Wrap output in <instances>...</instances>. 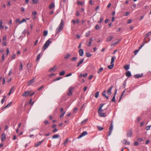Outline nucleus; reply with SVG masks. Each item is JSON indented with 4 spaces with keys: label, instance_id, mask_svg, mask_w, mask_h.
I'll return each instance as SVG.
<instances>
[{
    "label": "nucleus",
    "instance_id": "obj_2",
    "mask_svg": "<svg viewBox=\"0 0 151 151\" xmlns=\"http://www.w3.org/2000/svg\"><path fill=\"white\" fill-rule=\"evenodd\" d=\"M51 42L52 41H50V39H49L47 41L43 46V50L44 51L48 47Z\"/></svg>",
    "mask_w": 151,
    "mask_h": 151
},
{
    "label": "nucleus",
    "instance_id": "obj_53",
    "mask_svg": "<svg viewBox=\"0 0 151 151\" xmlns=\"http://www.w3.org/2000/svg\"><path fill=\"white\" fill-rule=\"evenodd\" d=\"M58 130L56 128H55V129H54V130H52V132H53V133H55L56 132L58 131Z\"/></svg>",
    "mask_w": 151,
    "mask_h": 151
},
{
    "label": "nucleus",
    "instance_id": "obj_33",
    "mask_svg": "<svg viewBox=\"0 0 151 151\" xmlns=\"http://www.w3.org/2000/svg\"><path fill=\"white\" fill-rule=\"evenodd\" d=\"M97 127L99 131H102L104 129V128L103 127L99 126H97Z\"/></svg>",
    "mask_w": 151,
    "mask_h": 151
},
{
    "label": "nucleus",
    "instance_id": "obj_38",
    "mask_svg": "<svg viewBox=\"0 0 151 151\" xmlns=\"http://www.w3.org/2000/svg\"><path fill=\"white\" fill-rule=\"evenodd\" d=\"M103 70V68L102 67L100 68L98 70V73H100Z\"/></svg>",
    "mask_w": 151,
    "mask_h": 151
},
{
    "label": "nucleus",
    "instance_id": "obj_4",
    "mask_svg": "<svg viewBox=\"0 0 151 151\" xmlns=\"http://www.w3.org/2000/svg\"><path fill=\"white\" fill-rule=\"evenodd\" d=\"M113 129V122L112 121L111 123L110 124V126L109 127V133L108 134V136H109L111 134L112 131Z\"/></svg>",
    "mask_w": 151,
    "mask_h": 151
},
{
    "label": "nucleus",
    "instance_id": "obj_17",
    "mask_svg": "<svg viewBox=\"0 0 151 151\" xmlns=\"http://www.w3.org/2000/svg\"><path fill=\"white\" fill-rule=\"evenodd\" d=\"M79 55L82 56L83 55V50L82 49H80L79 51Z\"/></svg>",
    "mask_w": 151,
    "mask_h": 151
},
{
    "label": "nucleus",
    "instance_id": "obj_6",
    "mask_svg": "<svg viewBox=\"0 0 151 151\" xmlns=\"http://www.w3.org/2000/svg\"><path fill=\"white\" fill-rule=\"evenodd\" d=\"M88 134V132L86 131H84L81 134L79 135L78 137V139H80L83 137L87 135Z\"/></svg>",
    "mask_w": 151,
    "mask_h": 151
},
{
    "label": "nucleus",
    "instance_id": "obj_10",
    "mask_svg": "<svg viewBox=\"0 0 151 151\" xmlns=\"http://www.w3.org/2000/svg\"><path fill=\"white\" fill-rule=\"evenodd\" d=\"M35 82V78H33L30 81L27 82V83L29 86L32 85L34 82Z\"/></svg>",
    "mask_w": 151,
    "mask_h": 151
},
{
    "label": "nucleus",
    "instance_id": "obj_21",
    "mask_svg": "<svg viewBox=\"0 0 151 151\" xmlns=\"http://www.w3.org/2000/svg\"><path fill=\"white\" fill-rule=\"evenodd\" d=\"M126 75L127 77H129L131 76V73L130 71H128L126 73Z\"/></svg>",
    "mask_w": 151,
    "mask_h": 151
},
{
    "label": "nucleus",
    "instance_id": "obj_32",
    "mask_svg": "<svg viewBox=\"0 0 151 151\" xmlns=\"http://www.w3.org/2000/svg\"><path fill=\"white\" fill-rule=\"evenodd\" d=\"M77 59V57H74L73 58H72L71 59V60L73 61H76Z\"/></svg>",
    "mask_w": 151,
    "mask_h": 151
},
{
    "label": "nucleus",
    "instance_id": "obj_19",
    "mask_svg": "<svg viewBox=\"0 0 151 151\" xmlns=\"http://www.w3.org/2000/svg\"><path fill=\"white\" fill-rule=\"evenodd\" d=\"M104 104H101L99 106V110L98 111H103V110H102V108L103 106H104Z\"/></svg>",
    "mask_w": 151,
    "mask_h": 151
},
{
    "label": "nucleus",
    "instance_id": "obj_16",
    "mask_svg": "<svg viewBox=\"0 0 151 151\" xmlns=\"http://www.w3.org/2000/svg\"><path fill=\"white\" fill-rule=\"evenodd\" d=\"M1 141L3 142L6 139V135L4 133H3L1 135Z\"/></svg>",
    "mask_w": 151,
    "mask_h": 151
},
{
    "label": "nucleus",
    "instance_id": "obj_64",
    "mask_svg": "<svg viewBox=\"0 0 151 151\" xmlns=\"http://www.w3.org/2000/svg\"><path fill=\"white\" fill-rule=\"evenodd\" d=\"M7 5L9 6L11 5V4L10 1H8L7 2Z\"/></svg>",
    "mask_w": 151,
    "mask_h": 151
},
{
    "label": "nucleus",
    "instance_id": "obj_27",
    "mask_svg": "<svg viewBox=\"0 0 151 151\" xmlns=\"http://www.w3.org/2000/svg\"><path fill=\"white\" fill-rule=\"evenodd\" d=\"M95 28L97 30H99L101 28V27H100L99 25L96 24L95 26Z\"/></svg>",
    "mask_w": 151,
    "mask_h": 151
},
{
    "label": "nucleus",
    "instance_id": "obj_20",
    "mask_svg": "<svg viewBox=\"0 0 151 151\" xmlns=\"http://www.w3.org/2000/svg\"><path fill=\"white\" fill-rule=\"evenodd\" d=\"M113 38V36H109L107 38L106 41L107 42L110 41Z\"/></svg>",
    "mask_w": 151,
    "mask_h": 151
},
{
    "label": "nucleus",
    "instance_id": "obj_8",
    "mask_svg": "<svg viewBox=\"0 0 151 151\" xmlns=\"http://www.w3.org/2000/svg\"><path fill=\"white\" fill-rule=\"evenodd\" d=\"M117 89L116 88L115 89V91H114V96H113V98H112V99H111V101L112 102H116L115 96H116V93H117Z\"/></svg>",
    "mask_w": 151,
    "mask_h": 151
},
{
    "label": "nucleus",
    "instance_id": "obj_57",
    "mask_svg": "<svg viewBox=\"0 0 151 151\" xmlns=\"http://www.w3.org/2000/svg\"><path fill=\"white\" fill-rule=\"evenodd\" d=\"M3 41H6V36L5 35L3 37Z\"/></svg>",
    "mask_w": 151,
    "mask_h": 151
},
{
    "label": "nucleus",
    "instance_id": "obj_30",
    "mask_svg": "<svg viewBox=\"0 0 151 151\" xmlns=\"http://www.w3.org/2000/svg\"><path fill=\"white\" fill-rule=\"evenodd\" d=\"M117 40V41L115 42L114 43H113V45H114V46L116 45L121 40V39H118Z\"/></svg>",
    "mask_w": 151,
    "mask_h": 151
},
{
    "label": "nucleus",
    "instance_id": "obj_35",
    "mask_svg": "<svg viewBox=\"0 0 151 151\" xmlns=\"http://www.w3.org/2000/svg\"><path fill=\"white\" fill-rule=\"evenodd\" d=\"M72 22H73V23L74 24H76V23H79V20L78 19H77L76 20V21H75L74 20H72Z\"/></svg>",
    "mask_w": 151,
    "mask_h": 151
},
{
    "label": "nucleus",
    "instance_id": "obj_18",
    "mask_svg": "<svg viewBox=\"0 0 151 151\" xmlns=\"http://www.w3.org/2000/svg\"><path fill=\"white\" fill-rule=\"evenodd\" d=\"M116 57L115 56L114 57H112L111 59V64H114V60L116 59Z\"/></svg>",
    "mask_w": 151,
    "mask_h": 151
},
{
    "label": "nucleus",
    "instance_id": "obj_34",
    "mask_svg": "<svg viewBox=\"0 0 151 151\" xmlns=\"http://www.w3.org/2000/svg\"><path fill=\"white\" fill-rule=\"evenodd\" d=\"M33 4H36L38 3L39 1L38 0H32Z\"/></svg>",
    "mask_w": 151,
    "mask_h": 151
},
{
    "label": "nucleus",
    "instance_id": "obj_60",
    "mask_svg": "<svg viewBox=\"0 0 151 151\" xmlns=\"http://www.w3.org/2000/svg\"><path fill=\"white\" fill-rule=\"evenodd\" d=\"M145 45V43H143V44L142 45H141L139 47V50L143 46H144Z\"/></svg>",
    "mask_w": 151,
    "mask_h": 151
},
{
    "label": "nucleus",
    "instance_id": "obj_51",
    "mask_svg": "<svg viewBox=\"0 0 151 151\" xmlns=\"http://www.w3.org/2000/svg\"><path fill=\"white\" fill-rule=\"evenodd\" d=\"M139 145V143L137 141H136L134 142V145L135 146H137Z\"/></svg>",
    "mask_w": 151,
    "mask_h": 151
},
{
    "label": "nucleus",
    "instance_id": "obj_26",
    "mask_svg": "<svg viewBox=\"0 0 151 151\" xmlns=\"http://www.w3.org/2000/svg\"><path fill=\"white\" fill-rule=\"evenodd\" d=\"M86 56L87 57L89 58L92 56V54L88 52H86Z\"/></svg>",
    "mask_w": 151,
    "mask_h": 151
},
{
    "label": "nucleus",
    "instance_id": "obj_44",
    "mask_svg": "<svg viewBox=\"0 0 151 151\" xmlns=\"http://www.w3.org/2000/svg\"><path fill=\"white\" fill-rule=\"evenodd\" d=\"M106 91L104 90V91L102 93V95L104 96H106Z\"/></svg>",
    "mask_w": 151,
    "mask_h": 151
},
{
    "label": "nucleus",
    "instance_id": "obj_63",
    "mask_svg": "<svg viewBox=\"0 0 151 151\" xmlns=\"http://www.w3.org/2000/svg\"><path fill=\"white\" fill-rule=\"evenodd\" d=\"M76 36L77 37V38H78V39H79L80 38V36H79V35L78 34H77L76 35Z\"/></svg>",
    "mask_w": 151,
    "mask_h": 151
},
{
    "label": "nucleus",
    "instance_id": "obj_48",
    "mask_svg": "<svg viewBox=\"0 0 151 151\" xmlns=\"http://www.w3.org/2000/svg\"><path fill=\"white\" fill-rule=\"evenodd\" d=\"M26 21V20L24 19H23L21 21L19 22V24H21L24 22H25Z\"/></svg>",
    "mask_w": 151,
    "mask_h": 151
},
{
    "label": "nucleus",
    "instance_id": "obj_23",
    "mask_svg": "<svg viewBox=\"0 0 151 151\" xmlns=\"http://www.w3.org/2000/svg\"><path fill=\"white\" fill-rule=\"evenodd\" d=\"M111 65H109L108 66V68L110 69H112L113 67H114V64H111Z\"/></svg>",
    "mask_w": 151,
    "mask_h": 151
},
{
    "label": "nucleus",
    "instance_id": "obj_28",
    "mask_svg": "<svg viewBox=\"0 0 151 151\" xmlns=\"http://www.w3.org/2000/svg\"><path fill=\"white\" fill-rule=\"evenodd\" d=\"M56 66H55L54 67H53L52 68H51L49 70V71L51 72L52 71H54L56 69Z\"/></svg>",
    "mask_w": 151,
    "mask_h": 151
},
{
    "label": "nucleus",
    "instance_id": "obj_47",
    "mask_svg": "<svg viewBox=\"0 0 151 151\" xmlns=\"http://www.w3.org/2000/svg\"><path fill=\"white\" fill-rule=\"evenodd\" d=\"M129 14V12H125L124 14V15L127 16H128Z\"/></svg>",
    "mask_w": 151,
    "mask_h": 151
},
{
    "label": "nucleus",
    "instance_id": "obj_14",
    "mask_svg": "<svg viewBox=\"0 0 151 151\" xmlns=\"http://www.w3.org/2000/svg\"><path fill=\"white\" fill-rule=\"evenodd\" d=\"M84 60V58H82L81 60H80V61L79 63H78L77 66V67H78L83 62Z\"/></svg>",
    "mask_w": 151,
    "mask_h": 151
},
{
    "label": "nucleus",
    "instance_id": "obj_15",
    "mask_svg": "<svg viewBox=\"0 0 151 151\" xmlns=\"http://www.w3.org/2000/svg\"><path fill=\"white\" fill-rule=\"evenodd\" d=\"M42 55V53H40L38 54V55L37 56V58L36 59V61L38 62L39 60H40V58L41 56Z\"/></svg>",
    "mask_w": 151,
    "mask_h": 151
},
{
    "label": "nucleus",
    "instance_id": "obj_42",
    "mask_svg": "<svg viewBox=\"0 0 151 151\" xmlns=\"http://www.w3.org/2000/svg\"><path fill=\"white\" fill-rule=\"evenodd\" d=\"M73 118V116H69V117L67 116V119H68L69 120H71Z\"/></svg>",
    "mask_w": 151,
    "mask_h": 151
},
{
    "label": "nucleus",
    "instance_id": "obj_9",
    "mask_svg": "<svg viewBox=\"0 0 151 151\" xmlns=\"http://www.w3.org/2000/svg\"><path fill=\"white\" fill-rule=\"evenodd\" d=\"M30 93V91H26L23 93L22 96H23L26 97L29 95Z\"/></svg>",
    "mask_w": 151,
    "mask_h": 151
},
{
    "label": "nucleus",
    "instance_id": "obj_59",
    "mask_svg": "<svg viewBox=\"0 0 151 151\" xmlns=\"http://www.w3.org/2000/svg\"><path fill=\"white\" fill-rule=\"evenodd\" d=\"M127 140L126 139H124L122 141V142L124 144H125V143H126V142H127Z\"/></svg>",
    "mask_w": 151,
    "mask_h": 151
},
{
    "label": "nucleus",
    "instance_id": "obj_11",
    "mask_svg": "<svg viewBox=\"0 0 151 151\" xmlns=\"http://www.w3.org/2000/svg\"><path fill=\"white\" fill-rule=\"evenodd\" d=\"M44 140L45 139H43L42 141H39L36 143H35V147H37L39 145H40L41 144V143L44 141Z\"/></svg>",
    "mask_w": 151,
    "mask_h": 151
},
{
    "label": "nucleus",
    "instance_id": "obj_49",
    "mask_svg": "<svg viewBox=\"0 0 151 151\" xmlns=\"http://www.w3.org/2000/svg\"><path fill=\"white\" fill-rule=\"evenodd\" d=\"M151 127V125L147 126L145 127V129L146 130H147L150 129V127Z\"/></svg>",
    "mask_w": 151,
    "mask_h": 151
},
{
    "label": "nucleus",
    "instance_id": "obj_25",
    "mask_svg": "<svg viewBox=\"0 0 151 151\" xmlns=\"http://www.w3.org/2000/svg\"><path fill=\"white\" fill-rule=\"evenodd\" d=\"M59 135L58 134H55L54 136H53L52 137V138L53 139H56V138H59Z\"/></svg>",
    "mask_w": 151,
    "mask_h": 151
},
{
    "label": "nucleus",
    "instance_id": "obj_39",
    "mask_svg": "<svg viewBox=\"0 0 151 151\" xmlns=\"http://www.w3.org/2000/svg\"><path fill=\"white\" fill-rule=\"evenodd\" d=\"M65 71H63L59 73V75L60 76H63L65 73Z\"/></svg>",
    "mask_w": 151,
    "mask_h": 151
},
{
    "label": "nucleus",
    "instance_id": "obj_45",
    "mask_svg": "<svg viewBox=\"0 0 151 151\" xmlns=\"http://www.w3.org/2000/svg\"><path fill=\"white\" fill-rule=\"evenodd\" d=\"M62 78V77H59L55 79H54L53 80V81H58V80H60V79H61Z\"/></svg>",
    "mask_w": 151,
    "mask_h": 151
},
{
    "label": "nucleus",
    "instance_id": "obj_31",
    "mask_svg": "<svg viewBox=\"0 0 151 151\" xmlns=\"http://www.w3.org/2000/svg\"><path fill=\"white\" fill-rule=\"evenodd\" d=\"M99 94V92L97 91L96 92L95 94V96L96 98H98Z\"/></svg>",
    "mask_w": 151,
    "mask_h": 151
},
{
    "label": "nucleus",
    "instance_id": "obj_56",
    "mask_svg": "<svg viewBox=\"0 0 151 151\" xmlns=\"http://www.w3.org/2000/svg\"><path fill=\"white\" fill-rule=\"evenodd\" d=\"M16 55L15 54H14V55H12V59H14L15 58V57H16Z\"/></svg>",
    "mask_w": 151,
    "mask_h": 151
},
{
    "label": "nucleus",
    "instance_id": "obj_37",
    "mask_svg": "<svg viewBox=\"0 0 151 151\" xmlns=\"http://www.w3.org/2000/svg\"><path fill=\"white\" fill-rule=\"evenodd\" d=\"M48 34V31L47 30L44 31L43 33V35L46 36Z\"/></svg>",
    "mask_w": 151,
    "mask_h": 151
},
{
    "label": "nucleus",
    "instance_id": "obj_61",
    "mask_svg": "<svg viewBox=\"0 0 151 151\" xmlns=\"http://www.w3.org/2000/svg\"><path fill=\"white\" fill-rule=\"evenodd\" d=\"M44 123L45 124H49V122H48L47 120H45L44 121Z\"/></svg>",
    "mask_w": 151,
    "mask_h": 151
},
{
    "label": "nucleus",
    "instance_id": "obj_58",
    "mask_svg": "<svg viewBox=\"0 0 151 151\" xmlns=\"http://www.w3.org/2000/svg\"><path fill=\"white\" fill-rule=\"evenodd\" d=\"M21 11L22 12H24V7H22L21 8Z\"/></svg>",
    "mask_w": 151,
    "mask_h": 151
},
{
    "label": "nucleus",
    "instance_id": "obj_40",
    "mask_svg": "<svg viewBox=\"0 0 151 151\" xmlns=\"http://www.w3.org/2000/svg\"><path fill=\"white\" fill-rule=\"evenodd\" d=\"M77 4L78 5H80L81 6L83 5V3L82 1H77Z\"/></svg>",
    "mask_w": 151,
    "mask_h": 151
},
{
    "label": "nucleus",
    "instance_id": "obj_22",
    "mask_svg": "<svg viewBox=\"0 0 151 151\" xmlns=\"http://www.w3.org/2000/svg\"><path fill=\"white\" fill-rule=\"evenodd\" d=\"M55 7V4L54 3H52L49 6V8L52 9Z\"/></svg>",
    "mask_w": 151,
    "mask_h": 151
},
{
    "label": "nucleus",
    "instance_id": "obj_13",
    "mask_svg": "<svg viewBox=\"0 0 151 151\" xmlns=\"http://www.w3.org/2000/svg\"><path fill=\"white\" fill-rule=\"evenodd\" d=\"M143 76V73L141 74V75L140 74H137L136 75H134V77L136 78H139L140 77H142Z\"/></svg>",
    "mask_w": 151,
    "mask_h": 151
},
{
    "label": "nucleus",
    "instance_id": "obj_55",
    "mask_svg": "<svg viewBox=\"0 0 151 151\" xmlns=\"http://www.w3.org/2000/svg\"><path fill=\"white\" fill-rule=\"evenodd\" d=\"M37 12L36 11H34L32 12V14L33 15H36L37 14Z\"/></svg>",
    "mask_w": 151,
    "mask_h": 151
},
{
    "label": "nucleus",
    "instance_id": "obj_62",
    "mask_svg": "<svg viewBox=\"0 0 151 151\" xmlns=\"http://www.w3.org/2000/svg\"><path fill=\"white\" fill-rule=\"evenodd\" d=\"M87 88V86H84V88L83 89V91L85 92Z\"/></svg>",
    "mask_w": 151,
    "mask_h": 151
},
{
    "label": "nucleus",
    "instance_id": "obj_12",
    "mask_svg": "<svg viewBox=\"0 0 151 151\" xmlns=\"http://www.w3.org/2000/svg\"><path fill=\"white\" fill-rule=\"evenodd\" d=\"M113 87V86H111L109 89L107 90V94L109 95H110L111 94V91L112 88Z\"/></svg>",
    "mask_w": 151,
    "mask_h": 151
},
{
    "label": "nucleus",
    "instance_id": "obj_41",
    "mask_svg": "<svg viewBox=\"0 0 151 151\" xmlns=\"http://www.w3.org/2000/svg\"><path fill=\"white\" fill-rule=\"evenodd\" d=\"M151 34V32H149L147 33L145 35V38L148 37L149 35Z\"/></svg>",
    "mask_w": 151,
    "mask_h": 151
},
{
    "label": "nucleus",
    "instance_id": "obj_3",
    "mask_svg": "<svg viewBox=\"0 0 151 151\" xmlns=\"http://www.w3.org/2000/svg\"><path fill=\"white\" fill-rule=\"evenodd\" d=\"M132 128L130 129L127 130L126 132L127 137H131L132 136Z\"/></svg>",
    "mask_w": 151,
    "mask_h": 151
},
{
    "label": "nucleus",
    "instance_id": "obj_5",
    "mask_svg": "<svg viewBox=\"0 0 151 151\" xmlns=\"http://www.w3.org/2000/svg\"><path fill=\"white\" fill-rule=\"evenodd\" d=\"M73 90V88L72 87H70V88L68 89V91L67 94L69 96H70L72 95L73 93L72 91Z\"/></svg>",
    "mask_w": 151,
    "mask_h": 151
},
{
    "label": "nucleus",
    "instance_id": "obj_46",
    "mask_svg": "<svg viewBox=\"0 0 151 151\" xmlns=\"http://www.w3.org/2000/svg\"><path fill=\"white\" fill-rule=\"evenodd\" d=\"M126 80L123 83V88H125L126 87Z\"/></svg>",
    "mask_w": 151,
    "mask_h": 151
},
{
    "label": "nucleus",
    "instance_id": "obj_7",
    "mask_svg": "<svg viewBox=\"0 0 151 151\" xmlns=\"http://www.w3.org/2000/svg\"><path fill=\"white\" fill-rule=\"evenodd\" d=\"M103 111H98L99 116L102 117H105L106 116V114L105 113H102Z\"/></svg>",
    "mask_w": 151,
    "mask_h": 151
},
{
    "label": "nucleus",
    "instance_id": "obj_29",
    "mask_svg": "<svg viewBox=\"0 0 151 151\" xmlns=\"http://www.w3.org/2000/svg\"><path fill=\"white\" fill-rule=\"evenodd\" d=\"M23 67L22 63H20V66L19 68V70L22 71V70Z\"/></svg>",
    "mask_w": 151,
    "mask_h": 151
},
{
    "label": "nucleus",
    "instance_id": "obj_36",
    "mask_svg": "<svg viewBox=\"0 0 151 151\" xmlns=\"http://www.w3.org/2000/svg\"><path fill=\"white\" fill-rule=\"evenodd\" d=\"M12 102H9L7 105L4 107V108H6L8 107H10L11 105Z\"/></svg>",
    "mask_w": 151,
    "mask_h": 151
},
{
    "label": "nucleus",
    "instance_id": "obj_54",
    "mask_svg": "<svg viewBox=\"0 0 151 151\" xmlns=\"http://www.w3.org/2000/svg\"><path fill=\"white\" fill-rule=\"evenodd\" d=\"M139 49H138V50H135L134 52V55H136L137 54V53L139 52Z\"/></svg>",
    "mask_w": 151,
    "mask_h": 151
},
{
    "label": "nucleus",
    "instance_id": "obj_50",
    "mask_svg": "<svg viewBox=\"0 0 151 151\" xmlns=\"http://www.w3.org/2000/svg\"><path fill=\"white\" fill-rule=\"evenodd\" d=\"M90 35V32H86V37H88Z\"/></svg>",
    "mask_w": 151,
    "mask_h": 151
},
{
    "label": "nucleus",
    "instance_id": "obj_1",
    "mask_svg": "<svg viewBox=\"0 0 151 151\" xmlns=\"http://www.w3.org/2000/svg\"><path fill=\"white\" fill-rule=\"evenodd\" d=\"M64 23L63 19H61L60 23L56 29V33H59L62 29L64 26Z\"/></svg>",
    "mask_w": 151,
    "mask_h": 151
},
{
    "label": "nucleus",
    "instance_id": "obj_24",
    "mask_svg": "<svg viewBox=\"0 0 151 151\" xmlns=\"http://www.w3.org/2000/svg\"><path fill=\"white\" fill-rule=\"evenodd\" d=\"M124 68L126 70H128L129 68V65H126L124 66Z\"/></svg>",
    "mask_w": 151,
    "mask_h": 151
},
{
    "label": "nucleus",
    "instance_id": "obj_43",
    "mask_svg": "<svg viewBox=\"0 0 151 151\" xmlns=\"http://www.w3.org/2000/svg\"><path fill=\"white\" fill-rule=\"evenodd\" d=\"M103 20V17L101 16L100 17V21H99L98 22V23H100L102 22V21Z\"/></svg>",
    "mask_w": 151,
    "mask_h": 151
},
{
    "label": "nucleus",
    "instance_id": "obj_52",
    "mask_svg": "<svg viewBox=\"0 0 151 151\" xmlns=\"http://www.w3.org/2000/svg\"><path fill=\"white\" fill-rule=\"evenodd\" d=\"M4 54L3 53L2 55V59L1 60V62H3L4 61Z\"/></svg>",
    "mask_w": 151,
    "mask_h": 151
}]
</instances>
